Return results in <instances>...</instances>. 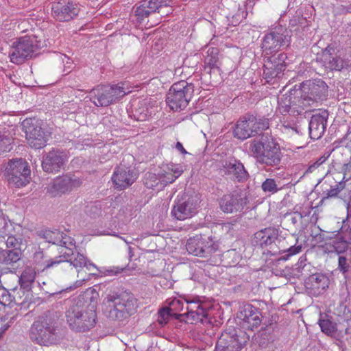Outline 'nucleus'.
<instances>
[{
    "instance_id": "nucleus-20",
    "label": "nucleus",
    "mask_w": 351,
    "mask_h": 351,
    "mask_svg": "<svg viewBox=\"0 0 351 351\" xmlns=\"http://www.w3.org/2000/svg\"><path fill=\"white\" fill-rule=\"evenodd\" d=\"M167 5L165 0H143L135 9V16L138 23H142L152 13L160 12L162 7Z\"/></svg>"
},
{
    "instance_id": "nucleus-39",
    "label": "nucleus",
    "mask_w": 351,
    "mask_h": 351,
    "mask_svg": "<svg viewBox=\"0 0 351 351\" xmlns=\"http://www.w3.org/2000/svg\"><path fill=\"white\" fill-rule=\"evenodd\" d=\"M36 276V272L34 267L29 266L25 267L20 277L21 285L29 287L34 281Z\"/></svg>"
},
{
    "instance_id": "nucleus-6",
    "label": "nucleus",
    "mask_w": 351,
    "mask_h": 351,
    "mask_svg": "<svg viewBox=\"0 0 351 351\" xmlns=\"http://www.w3.org/2000/svg\"><path fill=\"white\" fill-rule=\"evenodd\" d=\"M194 93V86L185 80L174 83L169 90L166 101L173 110L185 108L191 101Z\"/></svg>"
},
{
    "instance_id": "nucleus-12",
    "label": "nucleus",
    "mask_w": 351,
    "mask_h": 351,
    "mask_svg": "<svg viewBox=\"0 0 351 351\" xmlns=\"http://www.w3.org/2000/svg\"><path fill=\"white\" fill-rule=\"evenodd\" d=\"M238 324L245 330H256L262 322V313L260 309L251 304L246 303L240 307L237 315Z\"/></svg>"
},
{
    "instance_id": "nucleus-58",
    "label": "nucleus",
    "mask_w": 351,
    "mask_h": 351,
    "mask_svg": "<svg viewBox=\"0 0 351 351\" xmlns=\"http://www.w3.org/2000/svg\"><path fill=\"white\" fill-rule=\"evenodd\" d=\"M348 235H349L350 243H351V228L350 229V230L348 232Z\"/></svg>"
},
{
    "instance_id": "nucleus-56",
    "label": "nucleus",
    "mask_w": 351,
    "mask_h": 351,
    "mask_svg": "<svg viewBox=\"0 0 351 351\" xmlns=\"http://www.w3.org/2000/svg\"><path fill=\"white\" fill-rule=\"evenodd\" d=\"M145 185H146V186H147V187H148V188H152V187H154V184H149L147 180H146V182H145Z\"/></svg>"
},
{
    "instance_id": "nucleus-47",
    "label": "nucleus",
    "mask_w": 351,
    "mask_h": 351,
    "mask_svg": "<svg viewBox=\"0 0 351 351\" xmlns=\"http://www.w3.org/2000/svg\"><path fill=\"white\" fill-rule=\"evenodd\" d=\"M6 245L12 249H21V239L14 236H9L6 240Z\"/></svg>"
},
{
    "instance_id": "nucleus-49",
    "label": "nucleus",
    "mask_w": 351,
    "mask_h": 351,
    "mask_svg": "<svg viewBox=\"0 0 351 351\" xmlns=\"http://www.w3.org/2000/svg\"><path fill=\"white\" fill-rule=\"evenodd\" d=\"M60 244L58 245L63 247L64 246H75L74 239L70 236L62 232V237L60 238Z\"/></svg>"
},
{
    "instance_id": "nucleus-41",
    "label": "nucleus",
    "mask_w": 351,
    "mask_h": 351,
    "mask_svg": "<svg viewBox=\"0 0 351 351\" xmlns=\"http://www.w3.org/2000/svg\"><path fill=\"white\" fill-rule=\"evenodd\" d=\"M17 23V29L21 33H25L29 31H36L34 29V25L36 23L34 20L32 18H26L19 20L15 24Z\"/></svg>"
},
{
    "instance_id": "nucleus-54",
    "label": "nucleus",
    "mask_w": 351,
    "mask_h": 351,
    "mask_svg": "<svg viewBox=\"0 0 351 351\" xmlns=\"http://www.w3.org/2000/svg\"><path fill=\"white\" fill-rule=\"evenodd\" d=\"M351 169V156L350 159V162L348 163H346L342 167V170L344 173L349 172Z\"/></svg>"
},
{
    "instance_id": "nucleus-8",
    "label": "nucleus",
    "mask_w": 351,
    "mask_h": 351,
    "mask_svg": "<svg viewBox=\"0 0 351 351\" xmlns=\"http://www.w3.org/2000/svg\"><path fill=\"white\" fill-rule=\"evenodd\" d=\"M112 303L113 308L110 311V315L121 320L129 317L136 310V300L129 293L110 296L108 299Z\"/></svg>"
},
{
    "instance_id": "nucleus-23",
    "label": "nucleus",
    "mask_w": 351,
    "mask_h": 351,
    "mask_svg": "<svg viewBox=\"0 0 351 351\" xmlns=\"http://www.w3.org/2000/svg\"><path fill=\"white\" fill-rule=\"evenodd\" d=\"M53 17L60 21H68L77 14L78 9L73 3L60 1L54 3L51 8Z\"/></svg>"
},
{
    "instance_id": "nucleus-29",
    "label": "nucleus",
    "mask_w": 351,
    "mask_h": 351,
    "mask_svg": "<svg viewBox=\"0 0 351 351\" xmlns=\"http://www.w3.org/2000/svg\"><path fill=\"white\" fill-rule=\"evenodd\" d=\"M319 60L326 69L332 71H340L343 66L342 60L339 57H334L327 49L322 51Z\"/></svg>"
},
{
    "instance_id": "nucleus-59",
    "label": "nucleus",
    "mask_w": 351,
    "mask_h": 351,
    "mask_svg": "<svg viewBox=\"0 0 351 351\" xmlns=\"http://www.w3.org/2000/svg\"><path fill=\"white\" fill-rule=\"evenodd\" d=\"M83 275H85V272H89L86 269H84V270H83Z\"/></svg>"
},
{
    "instance_id": "nucleus-53",
    "label": "nucleus",
    "mask_w": 351,
    "mask_h": 351,
    "mask_svg": "<svg viewBox=\"0 0 351 351\" xmlns=\"http://www.w3.org/2000/svg\"><path fill=\"white\" fill-rule=\"evenodd\" d=\"M176 148L180 152H181L182 154H187L188 152H186V150L184 149V147H183L182 144L180 143V142H177L176 143Z\"/></svg>"
},
{
    "instance_id": "nucleus-38",
    "label": "nucleus",
    "mask_w": 351,
    "mask_h": 351,
    "mask_svg": "<svg viewBox=\"0 0 351 351\" xmlns=\"http://www.w3.org/2000/svg\"><path fill=\"white\" fill-rule=\"evenodd\" d=\"M13 138L7 131L0 132V154L9 152L12 149Z\"/></svg>"
},
{
    "instance_id": "nucleus-28",
    "label": "nucleus",
    "mask_w": 351,
    "mask_h": 351,
    "mask_svg": "<svg viewBox=\"0 0 351 351\" xmlns=\"http://www.w3.org/2000/svg\"><path fill=\"white\" fill-rule=\"evenodd\" d=\"M327 119L324 115L315 114L312 116L309 123V134L312 139L320 138L324 134Z\"/></svg>"
},
{
    "instance_id": "nucleus-50",
    "label": "nucleus",
    "mask_w": 351,
    "mask_h": 351,
    "mask_svg": "<svg viewBox=\"0 0 351 351\" xmlns=\"http://www.w3.org/2000/svg\"><path fill=\"white\" fill-rule=\"evenodd\" d=\"M343 186L341 184H336L335 186H332L328 190L326 193L327 197H335L343 190Z\"/></svg>"
},
{
    "instance_id": "nucleus-46",
    "label": "nucleus",
    "mask_w": 351,
    "mask_h": 351,
    "mask_svg": "<svg viewBox=\"0 0 351 351\" xmlns=\"http://www.w3.org/2000/svg\"><path fill=\"white\" fill-rule=\"evenodd\" d=\"M169 308L171 309L172 313L176 315V312H180L183 310L184 304L183 302L177 298H173L169 302H168Z\"/></svg>"
},
{
    "instance_id": "nucleus-55",
    "label": "nucleus",
    "mask_w": 351,
    "mask_h": 351,
    "mask_svg": "<svg viewBox=\"0 0 351 351\" xmlns=\"http://www.w3.org/2000/svg\"><path fill=\"white\" fill-rule=\"evenodd\" d=\"M23 7H27L35 2L36 0H21Z\"/></svg>"
},
{
    "instance_id": "nucleus-17",
    "label": "nucleus",
    "mask_w": 351,
    "mask_h": 351,
    "mask_svg": "<svg viewBox=\"0 0 351 351\" xmlns=\"http://www.w3.org/2000/svg\"><path fill=\"white\" fill-rule=\"evenodd\" d=\"M187 304V312L184 314L178 315L180 317L185 316L186 322L191 324H196L202 322L207 317V310L204 307V303L197 297L193 299H185Z\"/></svg>"
},
{
    "instance_id": "nucleus-57",
    "label": "nucleus",
    "mask_w": 351,
    "mask_h": 351,
    "mask_svg": "<svg viewBox=\"0 0 351 351\" xmlns=\"http://www.w3.org/2000/svg\"><path fill=\"white\" fill-rule=\"evenodd\" d=\"M149 176L150 177L151 179H154V182L156 183V178L155 175H149Z\"/></svg>"
},
{
    "instance_id": "nucleus-48",
    "label": "nucleus",
    "mask_w": 351,
    "mask_h": 351,
    "mask_svg": "<svg viewBox=\"0 0 351 351\" xmlns=\"http://www.w3.org/2000/svg\"><path fill=\"white\" fill-rule=\"evenodd\" d=\"M350 265L345 256H339L338 258V269L343 274H346L349 271Z\"/></svg>"
},
{
    "instance_id": "nucleus-40",
    "label": "nucleus",
    "mask_w": 351,
    "mask_h": 351,
    "mask_svg": "<svg viewBox=\"0 0 351 351\" xmlns=\"http://www.w3.org/2000/svg\"><path fill=\"white\" fill-rule=\"evenodd\" d=\"M319 326L321 330L328 336L334 335L337 332V324L328 319H320Z\"/></svg>"
},
{
    "instance_id": "nucleus-2",
    "label": "nucleus",
    "mask_w": 351,
    "mask_h": 351,
    "mask_svg": "<svg viewBox=\"0 0 351 351\" xmlns=\"http://www.w3.org/2000/svg\"><path fill=\"white\" fill-rule=\"evenodd\" d=\"M249 149L261 164L275 166L280 162L282 154L280 145L273 138L262 136L260 139H254L250 142Z\"/></svg>"
},
{
    "instance_id": "nucleus-21",
    "label": "nucleus",
    "mask_w": 351,
    "mask_h": 351,
    "mask_svg": "<svg viewBox=\"0 0 351 351\" xmlns=\"http://www.w3.org/2000/svg\"><path fill=\"white\" fill-rule=\"evenodd\" d=\"M197 207L198 199L191 197L185 202L177 203L173 206L171 214L178 220H185L196 213Z\"/></svg>"
},
{
    "instance_id": "nucleus-35",
    "label": "nucleus",
    "mask_w": 351,
    "mask_h": 351,
    "mask_svg": "<svg viewBox=\"0 0 351 351\" xmlns=\"http://www.w3.org/2000/svg\"><path fill=\"white\" fill-rule=\"evenodd\" d=\"M250 119L252 123L253 136L263 132L269 127V121L267 118L256 119L254 117H250Z\"/></svg>"
},
{
    "instance_id": "nucleus-10",
    "label": "nucleus",
    "mask_w": 351,
    "mask_h": 351,
    "mask_svg": "<svg viewBox=\"0 0 351 351\" xmlns=\"http://www.w3.org/2000/svg\"><path fill=\"white\" fill-rule=\"evenodd\" d=\"M186 249L191 254L206 257L218 250V244L211 236L196 234L188 239Z\"/></svg>"
},
{
    "instance_id": "nucleus-27",
    "label": "nucleus",
    "mask_w": 351,
    "mask_h": 351,
    "mask_svg": "<svg viewBox=\"0 0 351 351\" xmlns=\"http://www.w3.org/2000/svg\"><path fill=\"white\" fill-rule=\"evenodd\" d=\"M183 173L182 167L179 164L170 163L160 167L158 173L159 181L165 185L173 183Z\"/></svg>"
},
{
    "instance_id": "nucleus-14",
    "label": "nucleus",
    "mask_w": 351,
    "mask_h": 351,
    "mask_svg": "<svg viewBox=\"0 0 351 351\" xmlns=\"http://www.w3.org/2000/svg\"><path fill=\"white\" fill-rule=\"evenodd\" d=\"M69 265H73L77 273L78 280L75 282L74 288H77L83 285V282L90 280L93 275L95 274L97 268L93 263L87 261L86 258L78 252L69 261Z\"/></svg>"
},
{
    "instance_id": "nucleus-9",
    "label": "nucleus",
    "mask_w": 351,
    "mask_h": 351,
    "mask_svg": "<svg viewBox=\"0 0 351 351\" xmlns=\"http://www.w3.org/2000/svg\"><path fill=\"white\" fill-rule=\"evenodd\" d=\"M248 340L244 332H239L234 328H228L223 332L218 339L215 351H241Z\"/></svg>"
},
{
    "instance_id": "nucleus-15",
    "label": "nucleus",
    "mask_w": 351,
    "mask_h": 351,
    "mask_svg": "<svg viewBox=\"0 0 351 351\" xmlns=\"http://www.w3.org/2000/svg\"><path fill=\"white\" fill-rule=\"evenodd\" d=\"M286 59V54L280 53L277 56H269L265 60L263 75L267 82L282 77L287 68Z\"/></svg>"
},
{
    "instance_id": "nucleus-22",
    "label": "nucleus",
    "mask_w": 351,
    "mask_h": 351,
    "mask_svg": "<svg viewBox=\"0 0 351 351\" xmlns=\"http://www.w3.org/2000/svg\"><path fill=\"white\" fill-rule=\"evenodd\" d=\"M66 160V155L58 150L49 152L42 162V167L48 173L58 172Z\"/></svg>"
},
{
    "instance_id": "nucleus-24",
    "label": "nucleus",
    "mask_w": 351,
    "mask_h": 351,
    "mask_svg": "<svg viewBox=\"0 0 351 351\" xmlns=\"http://www.w3.org/2000/svg\"><path fill=\"white\" fill-rule=\"evenodd\" d=\"M302 91L306 95L309 102L321 99L327 90V86L322 80H308L302 84Z\"/></svg>"
},
{
    "instance_id": "nucleus-33",
    "label": "nucleus",
    "mask_w": 351,
    "mask_h": 351,
    "mask_svg": "<svg viewBox=\"0 0 351 351\" xmlns=\"http://www.w3.org/2000/svg\"><path fill=\"white\" fill-rule=\"evenodd\" d=\"M22 252L21 249H12L10 250H3L0 253V260L1 263L6 265H10L17 263L21 258Z\"/></svg>"
},
{
    "instance_id": "nucleus-43",
    "label": "nucleus",
    "mask_w": 351,
    "mask_h": 351,
    "mask_svg": "<svg viewBox=\"0 0 351 351\" xmlns=\"http://www.w3.org/2000/svg\"><path fill=\"white\" fill-rule=\"evenodd\" d=\"M310 281L313 289H317L319 292L320 290H324L326 286V279L324 275L314 274L311 277Z\"/></svg>"
},
{
    "instance_id": "nucleus-45",
    "label": "nucleus",
    "mask_w": 351,
    "mask_h": 351,
    "mask_svg": "<svg viewBox=\"0 0 351 351\" xmlns=\"http://www.w3.org/2000/svg\"><path fill=\"white\" fill-rule=\"evenodd\" d=\"M175 315L168 307L163 308L158 313V322L160 325L166 324L171 315Z\"/></svg>"
},
{
    "instance_id": "nucleus-4",
    "label": "nucleus",
    "mask_w": 351,
    "mask_h": 351,
    "mask_svg": "<svg viewBox=\"0 0 351 351\" xmlns=\"http://www.w3.org/2000/svg\"><path fill=\"white\" fill-rule=\"evenodd\" d=\"M66 321L70 328L77 332H85L96 324V310L93 306L84 308L78 305L72 306L66 311Z\"/></svg>"
},
{
    "instance_id": "nucleus-25",
    "label": "nucleus",
    "mask_w": 351,
    "mask_h": 351,
    "mask_svg": "<svg viewBox=\"0 0 351 351\" xmlns=\"http://www.w3.org/2000/svg\"><path fill=\"white\" fill-rule=\"evenodd\" d=\"M219 51L216 47H210L207 50L206 56L204 59V71L210 74H216L221 75L222 71L221 69V62L219 58Z\"/></svg>"
},
{
    "instance_id": "nucleus-5",
    "label": "nucleus",
    "mask_w": 351,
    "mask_h": 351,
    "mask_svg": "<svg viewBox=\"0 0 351 351\" xmlns=\"http://www.w3.org/2000/svg\"><path fill=\"white\" fill-rule=\"evenodd\" d=\"M55 321L50 313L40 316L30 329V339L39 345L49 346L55 340Z\"/></svg>"
},
{
    "instance_id": "nucleus-18",
    "label": "nucleus",
    "mask_w": 351,
    "mask_h": 351,
    "mask_svg": "<svg viewBox=\"0 0 351 351\" xmlns=\"http://www.w3.org/2000/svg\"><path fill=\"white\" fill-rule=\"evenodd\" d=\"M247 204V198L238 192L226 194L219 200L220 208L225 213L241 212Z\"/></svg>"
},
{
    "instance_id": "nucleus-31",
    "label": "nucleus",
    "mask_w": 351,
    "mask_h": 351,
    "mask_svg": "<svg viewBox=\"0 0 351 351\" xmlns=\"http://www.w3.org/2000/svg\"><path fill=\"white\" fill-rule=\"evenodd\" d=\"M14 301L16 305L21 306V308H28L34 302L32 291L20 289L15 293Z\"/></svg>"
},
{
    "instance_id": "nucleus-34",
    "label": "nucleus",
    "mask_w": 351,
    "mask_h": 351,
    "mask_svg": "<svg viewBox=\"0 0 351 351\" xmlns=\"http://www.w3.org/2000/svg\"><path fill=\"white\" fill-rule=\"evenodd\" d=\"M292 107L291 108V116L297 117L301 114L305 108L311 105L306 97L293 96Z\"/></svg>"
},
{
    "instance_id": "nucleus-1",
    "label": "nucleus",
    "mask_w": 351,
    "mask_h": 351,
    "mask_svg": "<svg viewBox=\"0 0 351 351\" xmlns=\"http://www.w3.org/2000/svg\"><path fill=\"white\" fill-rule=\"evenodd\" d=\"M47 46V39L41 29H36L34 34L21 36L14 41L10 52V61L21 64L33 57L38 50Z\"/></svg>"
},
{
    "instance_id": "nucleus-3",
    "label": "nucleus",
    "mask_w": 351,
    "mask_h": 351,
    "mask_svg": "<svg viewBox=\"0 0 351 351\" xmlns=\"http://www.w3.org/2000/svg\"><path fill=\"white\" fill-rule=\"evenodd\" d=\"M130 92V86L126 82L112 86L98 85L90 92V99L96 106H108Z\"/></svg>"
},
{
    "instance_id": "nucleus-44",
    "label": "nucleus",
    "mask_w": 351,
    "mask_h": 351,
    "mask_svg": "<svg viewBox=\"0 0 351 351\" xmlns=\"http://www.w3.org/2000/svg\"><path fill=\"white\" fill-rule=\"evenodd\" d=\"M261 189L265 193H271L272 194L277 193L280 190L276 180L273 178H267L262 183Z\"/></svg>"
},
{
    "instance_id": "nucleus-16",
    "label": "nucleus",
    "mask_w": 351,
    "mask_h": 351,
    "mask_svg": "<svg viewBox=\"0 0 351 351\" xmlns=\"http://www.w3.org/2000/svg\"><path fill=\"white\" fill-rule=\"evenodd\" d=\"M291 43V38L284 32L276 30L265 35L263 39L261 48L267 55L278 51L281 48L288 47Z\"/></svg>"
},
{
    "instance_id": "nucleus-26",
    "label": "nucleus",
    "mask_w": 351,
    "mask_h": 351,
    "mask_svg": "<svg viewBox=\"0 0 351 351\" xmlns=\"http://www.w3.org/2000/svg\"><path fill=\"white\" fill-rule=\"evenodd\" d=\"M220 171L224 175L233 176L239 181L244 180L247 177V173L243 165L235 158H231L224 161L220 169Z\"/></svg>"
},
{
    "instance_id": "nucleus-52",
    "label": "nucleus",
    "mask_w": 351,
    "mask_h": 351,
    "mask_svg": "<svg viewBox=\"0 0 351 351\" xmlns=\"http://www.w3.org/2000/svg\"><path fill=\"white\" fill-rule=\"evenodd\" d=\"M301 250H302V247L301 246H300V245H298V246L294 245V246H291V247H289L287 252H289V255H295V254H297L299 252H300Z\"/></svg>"
},
{
    "instance_id": "nucleus-32",
    "label": "nucleus",
    "mask_w": 351,
    "mask_h": 351,
    "mask_svg": "<svg viewBox=\"0 0 351 351\" xmlns=\"http://www.w3.org/2000/svg\"><path fill=\"white\" fill-rule=\"evenodd\" d=\"M277 236V229L271 227L266 228L255 234L256 238L260 239L261 245H265V246L269 245L274 243Z\"/></svg>"
},
{
    "instance_id": "nucleus-19",
    "label": "nucleus",
    "mask_w": 351,
    "mask_h": 351,
    "mask_svg": "<svg viewBox=\"0 0 351 351\" xmlns=\"http://www.w3.org/2000/svg\"><path fill=\"white\" fill-rule=\"evenodd\" d=\"M138 175L134 169L119 166L114 170L111 180L118 190H124L131 186L137 179Z\"/></svg>"
},
{
    "instance_id": "nucleus-36",
    "label": "nucleus",
    "mask_w": 351,
    "mask_h": 351,
    "mask_svg": "<svg viewBox=\"0 0 351 351\" xmlns=\"http://www.w3.org/2000/svg\"><path fill=\"white\" fill-rule=\"evenodd\" d=\"M293 95L292 94H285L282 95L278 102V110L283 114L291 115V108L292 107Z\"/></svg>"
},
{
    "instance_id": "nucleus-42",
    "label": "nucleus",
    "mask_w": 351,
    "mask_h": 351,
    "mask_svg": "<svg viewBox=\"0 0 351 351\" xmlns=\"http://www.w3.org/2000/svg\"><path fill=\"white\" fill-rule=\"evenodd\" d=\"M42 237L48 243L59 245L60 238L62 237V232L55 230H46L42 232Z\"/></svg>"
},
{
    "instance_id": "nucleus-51",
    "label": "nucleus",
    "mask_w": 351,
    "mask_h": 351,
    "mask_svg": "<svg viewBox=\"0 0 351 351\" xmlns=\"http://www.w3.org/2000/svg\"><path fill=\"white\" fill-rule=\"evenodd\" d=\"M326 160L325 156L320 157L316 162H315L313 165H310L307 169L306 173H312L315 169L319 167L322 164H323Z\"/></svg>"
},
{
    "instance_id": "nucleus-30",
    "label": "nucleus",
    "mask_w": 351,
    "mask_h": 351,
    "mask_svg": "<svg viewBox=\"0 0 351 351\" xmlns=\"http://www.w3.org/2000/svg\"><path fill=\"white\" fill-rule=\"evenodd\" d=\"M251 125L250 117L239 120L234 130V136L240 140L253 136Z\"/></svg>"
},
{
    "instance_id": "nucleus-7",
    "label": "nucleus",
    "mask_w": 351,
    "mask_h": 351,
    "mask_svg": "<svg viewBox=\"0 0 351 351\" xmlns=\"http://www.w3.org/2000/svg\"><path fill=\"white\" fill-rule=\"evenodd\" d=\"M31 170L24 159H13L8 162L5 176L10 184L16 187H23L30 181Z\"/></svg>"
},
{
    "instance_id": "nucleus-13",
    "label": "nucleus",
    "mask_w": 351,
    "mask_h": 351,
    "mask_svg": "<svg viewBox=\"0 0 351 351\" xmlns=\"http://www.w3.org/2000/svg\"><path fill=\"white\" fill-rule=\"evenodd\" d=\"M81 184V180L74 176H58L47 186V193L51 197H60L70 193Z\"/></svg>"
},
{
    "instance_id": "nucleus-37",
    "label": "nucleus",
    "mask_w": 351,
    "mask_h": 351,
    "mask_svg": "<svg viewBox=\"0 0 351 351\" xmlns=\"http://www.w3.org/2000/svg\"><path fill=\"white\" fill-rule=\"evenodd\" d=\"M71 247L72 246H64L61 247L60 252L62 255L58 258V260L52 261L50 263H47L46 267H51L60 263H68L69 261H71L72 257L75 254Z\"/></svg>"
},
{
    "instance_id": "nucleus-11",
    "label": "nucleus",
    "mask_w": 351,
    "mask_h": 351,
    "mask_svg": "<svg viewBox=\"0 0 351 351\" xmlns=\"http://www.w3.org/2000/svg\"><path fill=\"white\" fill-rule=\"evenodd\" d=\"M25 137L31 147L41 149L46 146L48 136L40 127V121L35 118H27L22 122Z\"/></svg>"
}]
</instances>
